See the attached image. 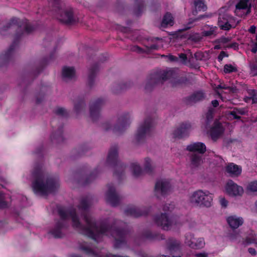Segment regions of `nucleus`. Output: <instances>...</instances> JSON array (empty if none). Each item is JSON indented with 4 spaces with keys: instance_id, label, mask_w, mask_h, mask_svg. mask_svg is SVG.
<instances>
[{
    "instance_id": "ea45409f",
    "label": "nucleus",
    "mask_w": 257,
    "mask_h": 257,
    "mask_svg": "<svg viewBox=\"0 0 257 257\" xmlns=\"http://www.w3.org/2000/svg\"><path fill=\"white\" fill-rule=\"evenodd\" d=\"M205 17V15H200L198 18L195 19H189L187 24L184 25V28L182 29V31H187L194 26V23L197 21L202 19Z\"/></svg>"
},
{
    "instance_id": "393cba45",
    "label": "nucleus",
    "mask_w": 257,
    "mask_h": 257,
    "mask_svg": "<svg viewBox=\"0 0 257 257\" xmlns=\"http://www.w3.org/2000/svg\"><path fill=\"white\" fill-rule=\"evenodd\" d=\"M143 236L150 240H160L165 239V235L160 233L153 232L150 230H145L143 232Z\"/></svg>"
},
{
    "instance_id": "a211bd4d",
    "label": "nucleus",
    "mask_w": 257,
    "mask_h": 257,
    "mask_svg": "<svg viewBox=\"0 0 257 257\" xmlns=\"http://www.w3.org/2000/svg\"><path fill=\"white\" fill-rule=\"evenodd\" d=\"M191 128V125L190 122H183L173 132L174 138L182 139L188 137Z\"/></svg>"
},
{
    "instance_id": "a19ab883",
    "label": "nucleus",
    "mask_w": 257,
    "mask_h": 257,
    "mask_svg": "<svg viewBox=\"0 0 257 257\" xmlns=\"http://www.w3.org/2000/svg\"><path fill=\"white\" fill-rule=\"evenodd\" d=\"M7 196L0 191V208L5 209L8 208L10 206V204L8 201H7Z\"/></svg>"
},
{
    "instance_id": "dca6fc26",
    "label": "nucleus",
    "mask_w": 257,
    "mask_h": 257,
    "mask_svg": "<svg viewBox=\"0 0 257 257\" xmlns=\"http://www.w3.org/2000/svg\"><path fill=\"white\" fill-rule=\"evenodd\" d=\"M206 96V93L204 90H196L194 91L189 96L185 97L184 101L187 105H193L204 100Z\"/></svg>"
},
{
    "instance_id": "0e129e2a",
    "label": "nucleus",
    "mask_w": 257,
    "mask_h": 257,
    "mask_svg": "<svg viewBox=\"0 0 257 257\" xmlns=\"http://www.w3.org/2000/svg\"><path fill=\"white\" fill-rule=\"evenodd\" d=\"M238 44L236 42L232 43L229 45H228L227 46V48H234V49H236L238 48Z\"/></svg>"
},
{
    "instance_id": "de8ad7c7",
    "label": "nucleus",
    "mask_w": 257,
    "mask_h": 257,
    "mask_svg": "<svg viewBox=\"0 0 257 257\" xmlns=\"http://www.w3.org/2000/svg\"><path fill=\"white\" fill-rule=\"evenodd\" d=\"M189 81L188 79L186 76L179 77L176 81L177 84H186Z\"/></svg>"
},
{
    "instance_id": "7c9ffc66",
    "label": "nucleus",
    "mask_w": 257,
    "mask_h": 257,
    "mask_svg": "<svg viewBox=\"0 0 257 257\" xmlns=\"http://www.w3.org/2000/svg\"><path fill=\"white\" fill-rule=\"evenodd\" d=\"M75 74V70L73 67L64 66L62 69V76L63 79H72Z\"/></svg>"
},
{
    "instance_id": "a878e982",
    "label": "nucleus",
    "mask_w": 257,
    "mask_h": 257,
    "mask_svg": "<svg viewBox=\"0 0 257 257\" xmlns=\"http://www.w3.org/2000/svg\"><path fill=\"white\" fill-rule=\"evenodd\" d=\"M79 249L82 250L86 254L91 257H104L99 253L95 252L92 248L90 244L86 243L84 244H80L79 245Z\"/></svg>"
},
{
    "instance_id": "680f3d73",
    "label": "nucleus",
    "mask_w": 257,
    "mask_h": 257,
    "mask_svg": "<svg viewBox=\"0 0 257 257\" xmlns=\"http://www.w3.org/2000/svg\"><path fill=\"white\" fill-rule=\"evenodd\" d=\"M102 127L105 131H108L111 128V124L108 122L104 123L102 125Z\"/></svg>"
},
{
    "instance_id": "b1692460",
    "label": "nucleus",
    "mask_w": 257,
    "mask_h": 257,
    "mask_svg": "<svg viewBox=\"0 0 257 257\" xmlns=\"http://www.w3.org/2000/svg\"><path fill=\"white\" fill-rule=\"evenodd\" d=\"M186 150L190 152H197L200 154H203L206 151V147L202 142H195L188 145Z\"/></svg>"
},
{
    "instance_id": "6ab92c4d",
    "label": "nucleus",
    "mask_w": 257,
    "mask_h": 257,
    "mask_svg": "<svg viewBox=\"0 0 257 257\" xmlns=\"http://www.w3.org/2000/svg\"><path fill=\"white\" fill-rule=\"evenodd\" d=\"M150 208L146 207H137L132 206L128 207L125 211V214L134 217H139L141 216H146L149 214Z\"/></svg>"
},
{
    "instance_id": "37998d69",
    "label": "nucleus",
    "mask_w": 257,
    "mask_h": 257,
    "mask_svg": "<svg viewBox=\"0 0 257 257\" xmlns=\"http://www.w3.org/2000/svg\"><path fill=\"white\" fill-rule=\"evenodd\" d=\"M218 28L216 26H211L209 28L208 30L204 31L203 32V35L205 37H209L212 35H216L217 34V30Z\"/></svg>"
},
{
    "instance_id": "9d476101",
    "label": "nucleus",
    "mask_w": 257,
    "mask_h": 257,
    "mask_svg": "<svg viewBox=\"0 0 257 257\" xmlns=\"http://www.w3.org/2000/svg\"><path fill=\"white\" fill-rule=\"evenodd\" d=\"M185 243L191 248L194 249H201L205 245L203 237L195 238L194 234L187 233L185 236Z\"/></svg>"
},
{
    "instance_id": "5701e85b",
    "label": "nucleus",
    "mask_w": 257,
    "mask_h": 257,
    "mask_svg": "<svg viewBox=\"0 0 257 257\" xmlns=\"http://www.w3.org/2000/svg\"><path fill=\"white\" fill-rule=\"evenodd\" d=\"M99 63H95L89 69L87 84L90 88L92 87L94 84L95 78L96 73L99 70Z\"/></svg>"
},
{
    "instance_id": "774afa93",
    "label": "nucleus",
    "mask_w": 257,
    "mask_h": 257,
    "mask_svg": "<svg viewBox=\"0 0 257 257\" xmlns=\"http://www.w3.org/2000/svg\"><path fill=\"white\" fill-rule=\"evenodd\" d=\"M248 251L252 255H255L256 254V251L253 248H252V247L248 248Z\"/></svg>"
},
{
    "instance_id": "c85d7f7f",
    "label": "nucleus",
    "mask_w": 257,
    "mask_h": 257,
    "mask_svg": "<svg viewBox=\"0 0 257 257\" xmlns=\"http://www.w3.org/2000/svg\"><path fill=\"white\" fill-rule=\"evenodd\" d=\"M54 53L51 54L50 57L48 58H44L40 62L39 66H38L36 69L33 72V75L36 76L38 75L43 70L44 67L47 65L50 60H51L53 58Z\"/></svg>"
},
{
    "instance_id": "3c124183",
    "label": "nucleus",
    "mask_w": 257,
    "mask_h": 257,
    "mask_svg": "<svg viewBox=\"0 0 257 257\" xmlns=\"http://www.w3.org/2000/svg\"><path fill=\"white\" fill-rule=\"evenodd\" d=\"M239 236V233L236 231L233 230L232 232L229 233L228 235L229 238L231 240H235Z\"/></svg>"
},
{
    "instance_id": "2f4dec72",
    "label": "nucleus",
    "mask_w": 257,
    "mask_h": 257,
    "mask_svg": "<svg viewBox=\"0 0 257 257\" xmlns=\"http://www.w3.org/2000/svg\"><path fill=\"white\" fill-rule=\"evenodd\" d=\"M132 83L129 82H122L120 83H115L113 86L112 90L114 93H118L121 91L129 88L131 86Z\"/></svg>"
},
{
    "instance_id": "4468645a",
    "label": "nucleus",
    "mask_w": 257,
    "mask_h": 257,
    "mask_svg": "<svg viewBox=\"0 0 257 257\" xmlns=\"http://www.w3.org/2000/svg\"><path fill=\"white\" fill-rule=\"evenodd\" d=\"M59 121V120L57 118H53L51 120V125L53 128V132L50 136V139L52 141L56 140L57 143H60L64 141L63 136V125L60 123L57 127L54 126Z\"/></svg>"
},
{
    "instance_id": "09e8293b",
    "label": "nucleus",
    "mask_w": 257,
    "mask_h": 257,
    "mask_svg": "<svg viewBox=\"0 0 257 257\" xmlns=\"http://www.w3.org/2000/svg\"><path fill=\"white\" fill-rule=\"evenodd\" d=\"M248 189L252 192H257V181L250 182L248 185Z\"/></svg>"
},
{
    "instance_id": "c9c22d12",
    "label": "nucleus",
    "mask_w": 257,
    "mask_h": 257,
    "mask_svg": "<svg viewBox=\"0 0 257 257\" xmlns=\"http://www.w3.org/2000/svg\"><path fill=\"white\" fill-rule=\"evenodd\" d=\"M86 106L84 97H79L74 103V110L76 113H80Z\"/></svg>"
},
{
    "instance_id": "412c9836",
    "label": "nucleus",
    "mask_w": 257,
    "mask_h": 257,
    "mask_svg": "<svg viewBox=\"0 0 257 257\" xmlns=\"http://www.w3.org/2000/svg\"><path fill=\"white\" fill-rule=\"evenodd\" d=\"M225 189L226 192L230 196H240L243 192L242 187L231 180L227 181Z\"/></svg>"
},
{
    "instance_id": "1a4fd4ad",
    "label": "nucleus",
    "mask_w": 257,
    "mask_h": 257,
    "mask_svg": "<svg viewBox=\"0 0 257 257\" xmlns=\"http://www.w3.org/2000/svg\"><path fill=\"white\" fill-rule=\"evenodd\" d=\"M154 125V119L151 117H147L144 123L140 126L136 135V140L138 143L144 141L146 136L150 135L152 127Z\"/></svg>"
},
{
    "instance_id": "f03ea898",
    "label": "nucleus",
    "mask_w": 257,
    "mask_h": 257,
    "mask_svg": "<svg viewBox=\"0 0 257 257\" xmlns=\"http://www.w3.org/2000/svg\"><path fill=\"white\" fill-rule=\"evenodd\" d=\"M11 28L16 29L14 40L8 50L0 56V59L5 64L9 62L12 58L14 51L18 46L22 36L25 33L30 34L35 29L33 26L28 22L27 20H21L18 18L13 17L6 26H4L0 32L2 35H5L4 32Z\"/></svg>"
},
{
    "instance_id": "423d86ee",
    "label": "nucleus",
    "mask_w": 257,
    "mask_h": 257,
    "mask_svg": "<svg viewBox=\"0 0 257 257\" xmlns=\"http://www.w3.org/2000/svg\"><path fill=\"white\" fill-rule=\"evenodd\" d=\"M117 158L118 147L115 145L110 148L106 163L107 165L114 167L113 175L116 177L118 180H121L124 175L126 165L119 161Z\"/></svg>"
},
{
    "instance_id": "e433bc0d",
    "label": "nucleus",
    "mask_w": 257,
    "mask_h": 257,
    "mask_svg": "<svg viewBox=\"0 0 257 257\" xmlns=\"http://www.w3.org/2000/svg\"><path fill=\"white\" fill-rule=\"evenodd\" d=\"M100 172V170L98 167H97L90 174L88 175L86 178L85 179V181L84 182V185H87L92 182L98 176L99 172Z\"/></svg>"
},
{
    "instance_id": "c756f323",
    "label": "nucleus",
    "mask_w": 257,
    "mask_h": 257,
    "mask_svg": "<svg viewBox=\"0 0 257 257\" xmlns=\"http://www.w3.org/2000/svg\"><path fill=\"white\" fill-rule=\"evenodd\" d=\"M174 23V18L172 14L169 12H167L163 18L161 26L162 28H165L169 26H172Z\"/></svg>"
},
{
    "instance_id": "aec40b11",
    "label": "nucleus",
    "mask_w": 257,
    "mask_h": 257,
    "mask_svg": "<svg viewBox=\"0 0 257 257\" xmlns=\"http://www.w3.org/2000/svg\"><path fill=\"white\" fill-rule=\"evenodd\" d=\"M224 131L222 123L218 120H215L209 130V136L213 142H216L223 134Z\"/></svg>"
},
{
    "instance_id": "58836bf2",
    "label": "nucleus",
    "mask_w": 257,
    "mask_h": 257,
    "mask_svg": "<svg viewBox=\"0 0 257 257\" xmlns=\"http://www.w3.org/2000/svg\"><path fill=\"white\" fill-rule=\"evenodd\" d=\"M131 169L133 176L135 177H138L141 176L143 173V171L140 166L136 163H132L131 164Z\"/></svg>"
},
{
    "instance_id": "8fccbe9b",
    "label": "nucleus",
    "mask_w": 257,
    "mask_h": 257,
    "mask_svg": "<svg viewBox=\"0 0 257 257\" xmlns=\"http://www.w3.org/2000/svg\"><path fill=\"white\" fill-rule=\"evenodd\" d=\"M256 239V237L254 236H252L251 237H247L244 241V244L245 245H248L254 243Z\"/></svg>"
},
{
    "instance_id": "4c0bfd02",
    "label": "nucleus",
    "mask_w": 257,
    "mask_h": 257,
    "mask_svg": "<svg viewBox=\"0 0 257 257\" xmlns=\"http://www.w3.org/2000/svg\"><path fill=\"white\" fill-rule=\"evenodd\" d=\"M191 164L195 167H197L202 163V157L198 154H194L190 156Z\"/></svg>"
},
{
    "instance_id": "49530a36",
    "label": "nucleus",
    "mask_w": 257,
    "mask_h": 257,
    "mask_svg": "<svg viewBox=\"0 0 257 257\" xmlns=\"http://www.w3.org/2000/svg\"><path fill=\"white\" fill-rule=\"evenodd\" d=\"M247 92L250 96L252 103H257V90L255 89H248Z\"/></svg>"
},
{
    "instance_id": "f3484780",
    "label": "nucleus",
    "mask_w": 257,
    "mask_h": 257,
    "mask_svg": "<svg viewBox=\"0 0 257 257\" xmlns=\"http://www.w3.org/2000/svg\"><path fill=\"white\" fill-rule=\"evenodd\" d=\"M170 187V183L168 180L166 179L158 180L155 186V193L156 196L158 198L159 194L162 196L166 195L169 192Z\"/></svg>"
},
{
    "instance_id": "e2e57ef3",
    "label": "nucleus",
    "mask_w": 257,
    "mask_h": 257,
    "mask_svg": "<svg viewBox=\"0 0 257 257\" xmlns=\"http://www.w3.org/2000/svg\"><path fill=\"white\" fill-rule=\"evenodd\" d=\"M44 98V95H42L40 96H37L36 97V103L38 104L41 103L43 101Z\"/></svg>"
},
{
    "instance_id": "bb28decb",
    "label": "nucleus",
    "mask_w": 257,
    "mask_h": 257,
    "mask_svg": "<svg viewBox=\"0 0 257 257\" xmlns=\"http://www.w3.org/2000/svg\"><path fill=\"white\" fill-rule=\"evenodd\" d=\"M227 222L232 229L237 228L243 224V220L241 217H236L235 216H230L227 218Z\"/></svg>"
},
{
    "instance_id": "13d9d810",
    "label": "nucleus",
    "mask_w": 257,
    "mask_h": 257,
    "mask_svg": "<svg viewBox=\"0 0 257 257\" xmlns=\"http://www.w3.org/2000/svg\"><path fill=\"white\" fill-rule=\"evenodd\" d=\"M195 257H208V253L205 252H198L194 254Z\"/></svg>"
},
{
    "instance_id": "ddd939ff",
    "label": "nucleus",
    "mask_w": 257,
    "mask_h": 257,
    "mask_svg": "<svg viewBox=\"0 0 257 257\" xmlns=\"http://www.w3.org/2000/svg\"><path fill=\"white\" fill-rule=\"evenodd\" d=\"M104 104V100L99 98L92 102L89 106L90 116L93 121L97 120L100 116V112Z\"/></svg>"
},
{
    "instance_id": "f704fd0d",
    "label": "nucleus",
    "mask_w": 257,
    "mask_h": 257,
    "mask_svg": "<svg viewBox=\"0 0 257 257\" xmlns=\"http://www.w3.org/2000/svg\"><path fill=\"white\" fill-rule=\"evenodd\" d=\"M144 0H135V7L134 8L135 14L138 17L141 15L144 9Z\"/></svg>"
},
{
    "instance_id": "603ef678",
    "label": "nucleus",
    "mask_w": 257,
    "mask_h": 257,
    "mask_svg": "<svg viewBox=\"0 0 257 257\" xmlns=\"http://www.w3.org/2000/svg\"><path fill=\"white\" fill-rule=\"evenodd\" d=\"M228 57V55L227 54V53L225 51H222L218 55L217 57V60L219 62H220L222 61L224 57Z\"/></svg>"
},
{
    "instance_id": "a18cd8bd",
    "label": "nucleus",
    "mask_w": 257,
    "mask_h": 257,
    "mask_svg": "<svg viewBox=\"0 0 257 257\" xmlns=\"http://www.w3.org/2000/svg\"><path fill=\"white\" fill-rule=\"evenodd\" d=\"M237 71V67L232 65L231 64H225L224 66L223 72L226 74L236 72Z\"/></svg>"
},
{
    "instance_id": "c03bdc74",
    "label": "nucleus",
    "mask_w": 257,
    "mask_h": 257,
    "mask_svg": "<svg viewBox=\"0 0 257 257\" xmlns=\"http://www.w3.org/2000/svg\"><path fill=\"white\" fill-rule=\"evenodd\" d=\"M54 113L57 115L63 117H68V112L63 107H57L54 110Z\"/></svg>"
},
{
    "instance_id": "7ed1b4c3",
    "label": "nucleus",
    "mask_w": 257,
    "mask_h": 257,
    "mask_svg": "<svg viewBox=\"0 0 257 257\" xmlns=\"http://www.w3.org/2000/svg\"><path fill=\"white\" fill-rule=\"evenodd\" d=\"M42 164L36 163L35 165L32 176L34 180L32 187L35 194L42 196L47 195L55 192L59 186L57 178L48 177L45 182L44 173L42 170Z\"/></svg>"
},
{
    "instance_id": "f8f14e48",
    "label": "nucleus",
    "mask_w": 257,
    "mask_h": 257,
    "mask_svg": "<svg viewBox=\"0 0 257 257\" xmlns=\"http://www.w3.org/2000/svg\"><path fill=\"white\" fill-rule=\"evenodd\" d=\"M251 0H239L235 6V13L236 16L245 18L251 12Z\"/></svg>"
},
{
    "instance_id": "20e7f679",
    "label": "nucleus",
    "mask_w": 257,
    "mask_h": 257,
    "mask_svg": "<svg viewBox=\"0 0 257 257\" xmlns=\"http://www.w3.org/2000/svg\"><path fill=\"white\" fill-rule=\"evenodd\" d=\"M49 4L52 6V13L61 23L66 25H72L78 21L72 8H62L61 0H49Z\"/></svg>"
},
{
    "instance_id": "6e6552de",
    "label": "nucleus",
    "mask_w": 257,
    "mask_h": 257,
    "mask_svg": "<svg viewBox=\"0 0 257 257\" xmlns=\"http://www.w3.org/2000/svg\"><path fill=\"white\" fill-rule=\"evenodd\" d=\"M189 200L194 206L209 207L212 205L213 196L212 194L207 191L198 190L191 194Z\"/></svg>"
},
{
    "instance_id": "79ce46f5",
    "label": "nucleus",
    "mask_w": 257,
    "mask_h": 257,
    "mask_svg": "<svg viewBox=\"0 0 257 257\" xmlns=\"http://www.w3.org/2000/svg\"><path fill=\"white\" fill-rule=\"evenodd\" d=\"M154 168L151 165V160L149 158L145 159L144 171L149 174H152Z\"/></svg>"
},
{
    "instance_id": "864d4df0",
    "label": "nucleus",
    "mask_w": 257,
    "mask_h": 257,
    "mask_svg": "<svg viewBox=\"0 0 257 257\" xmlns=\"http://www.w3.org/2000/svg\"><path fill=\"white\" fill-rule=\"evenodd\" d=\"M250 73L252 76L257 75V64H252L250 66Z\"/></svg>"
},
{
    "instance_id": "bf43d9fd",
    "label": "nucleus",
    "mask_w": 257,
    "mask_h": 257,
    "mask_svg": "<svg viewBox=\"0 0 257 257\" xmlns=\"http://www.w3.org/2000/svg\"><path fill=\"white\" fill-rule=\"evenodd\" d=\"M234 109L238 115H244L245 114V111L243 108H234Z\"/></svg>"
},
{
    "instance_id": "052dcab7",
    "label": "nucleus",
    "mask_w": 257,
    "mask_h": 257,
    "mask_svg": "<svg viewBox=\"0 0 257 257\" xmlns=\"http://www.w3.org/2000/svg\"><path fill=\"white\" fill-rule=\"evenodd\" d=\"M229 41V39L225 37H222L218 40V42L221 43L225 44Z\"/></svg>"
},
{
    "instance_id": "72a5a7b5",
    "label": "nucleus",
    "mask_w": 257,
    "mask_h": 257,
    "mask_svg": "<svg viewBox=\"0 0 257 257\" xmlns=\"http://www.w3.org/2000/svg\"><path fill=\"white\" fill-rule=\"evenodd\" d=\"M194 6L196 10L193 11L192 13L193 15H196L197 14L198 11L204 12L207 9L204 0H194Z\"/></svg>"
},
{
    "instance_id": "473e14b6",
    "label": "nucleus",
    "mask_w": 257,
    "mask_h": 257,
    "mask_svg": "<svg viewBox=\"0 0 257 257\" xmlns=\"http://www.w3.org/2000/svg\"><path fill=\"white\" fill-rule=\"evenodd\" d=\"M88 149V144H84L79 146L78 148L73 150L72 153L74 157H78L85 155Z\"/></svg>"
},
{
    "instance_id": "39448f33",
    "label": "nucleus",
    "mask_w": 257,
    "mask_h": 257,
    "mask_svg": "<svg viewBox=\"0 0 257 257\" xmlns=\"http://www.w3.org/2000/svg\"><path fill=\"white\" fill-rule=\"evenodd\" d=\"M176 76L177 74L173 70L151 72L148 76L145 89L148 91H151L156 85L162 83L167 80L174 79Z\"/></svg>"
},
{
    "instance_id": "5fc2aeb1",
    "label": "nucleus",
    "mask_w": 257,
    "mask_h": 257,
    "mask_svg": "<svg viewBox=\"0 0 257 257\" xmlns=\"http://www.w3.org/2000/svg\"><path fill=\"white\" fill-rule=\"evenodd\" d=\"M229 114L233 117V119H240L241 118V117L237 114L234 108L233 110L230 111Z\"/></svg>"
},
{
    "instance_id": "cd10ccee",
    "label": "nucleus",
    "mask_w": 257,
    "mask_h": 257,
    "mask_svg": "<svg viewBox=\"0 0 257 257\" xmlns=\"http://www.w3.org/2000/svg\"><path fill=\"white\" fill-rule=\"evenodd\" d=\"M241 167L233 163L228 164L226 167V171L231 176H238L241 173Z\"/></svg>"
},
{
    "instance_id": "69168bd1",
    "label": "nucleus",
    "mask_w": 257,
    "mask_h": 257,
    "mask_svg": "<svg viewBox=\"0 0 257 257\" xmlns=\"http://www.w3.org/2000/svg\"><path fill=\"white\" fill-rule=\"evenodd\" d=\"M105 257H129L128 256L125 255H119L117 254H114L111 253H108L106 254Z\"/></svg>"
},
{
    "instance_id": "2eb2a0df",
    "label": "nucleus",
    "mask_w": 257,
    "mask_h": 257,
    "mask_svg": "<svg viewBox=\"0 0 257 257\" xmlns=\"http://www.w3.org/2000/svg\"><path fill=\"white\" fill-rule=\"evenodd\" d=\"M108 190L106 193V201L113 207L118 206L120 202V197L115 191L112 184L107 185Z\"/></svg>"
},
{
    "instance_id": "338daca9",
    "label": "nucleus",
    "mask_w": 257,
    "mask_h": 257,
    "mask_svg": "<svg viewBox=\"0 0 257 257\" xmlns=\"http://www.w3.org/2000/svg\"><path fill=\"white\" fill-rule=\"evenodd\" d=\"M256 42L254 44V45L251 50V51L253 53H256L257 52V35L256 36Z\"/></svg>"
},
{
    "instance_id": "9b49d317",
    "label": "nucleus",
    "mask_w": 257,
    "mask_h": 257,
    "mask_svg": "<svg viewBox=\"0 0 257 257\" xmlns=\"http://www.w3.org/2000/svg\"><path fill=\"white\" fill-rule=\"evenodd\" d=\"M130 123V113H124L118 118L116 124L112 128V131L116 134H121L127 129Z\"/></svg>"
},
{
    "instance_id": "f257e3e1",
    "label": "nucleus",
    "mask_w": 257,
    "mask_h": 257,
    "mask_svg": "<svg viewBox=\"0 0 257 257\" xmlns=\"http://www.w3.org/2000/svg\"><path fill=\"white\" fill-rule=\"evenodd\" d=\"M90 204V199L88 197L82 198L78 208L81 210L82 216L86 222V226L81 224L77 214L75 208H72L67 210L60 207L58 208V214L60 219L56 222L54 227L49 233L54 238H60L64 236L62 230L67 228L68 226L67 219L71 217L72 221V226L78 229L80 233L92 239L95 242L100 235H107L110 233L115 238L114 248L119 249L127 246L126 237L128 233V230L125 228L116 227L115 226L116 221L110 224L105 221H101L98 225L95 220H93L87 214Z\"/></svg>"
},
{
    "instance_id": "6e6d98bb",
    "label": "nucleus",
    "mask_w": 257,
    "mask_h": 257,
    "mask_svg": "<svg viewBox=\"0 0 257 257\" xmlns=\"http://www.w3.org/2000/svg\"><path fill=\"white\" fill-rule=\"evenodd\" d=\"M220 203L222 207H226L228 204V201L224 197L220 198L219 200Z\"/></svg>"
},
{
    "instance_id": "4be33fe9",
    "label": "nucleus",
    "mask_w": 257,
    "mask_h": 257,
    "mask_svg": "<svg viewBox=\"0 0 257 257\" xmlns=\"http://www.w3.org/2000/svg\"><path fill=\"white\" fill-rule=\"evenodd\" d=\"M232 20V18L228 14L220 15L218 18V24L221 30L228 31L232 26L230 23Z\"/></svg>"
},
{
    "instance_id": "0eeeda50",
    "label": "nucleus",
    "mask_w": 257,
    "mask_h": 257,
    "mask_svg": "<svg viewBox=\"0 0 257 257\" xmlns=\"http://www.w3.org/2000/svg\"><path fill=\"white\" fill-rule=\"evenodd\" d=\"M175 209V204L174 202L166 204L164 206L163 210L165 212L162 213L160 215H156L154 217L155 223L162 228L165 230H168L174 224V221L172 217L169 218L170 213Z\"/></svg>"
},
{
    "instance_id": "4d7b16f0",
    "label": "nucleus",
    "mask_w": 257,
    "mask_h": 257,
    "mask_svg": "<svg viewBox=\"0 0 257 257\" xmlns=\"http://www.w3.org/2000/svg\"><path fill=\"white\" fill-rule=\"evenodd\" d=\"M43 147H41L37 149V150L35 152V154L38 155V157L40 158L43 157Z\"/></svg>"
}]
</instances>
